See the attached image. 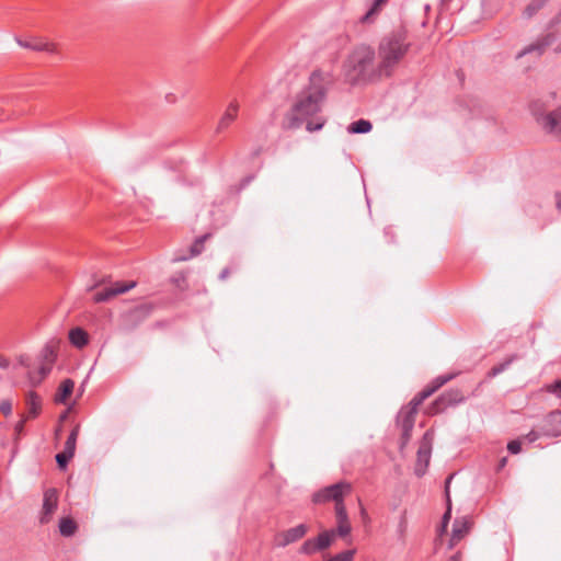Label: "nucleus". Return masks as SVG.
Listing matches in <instances>:
<instances>
[{
    "mask_svg": "<svg viewBox=\"0 0 561 561\" xmlns=\"http://www.w3.org/2000/svg\"><path fill=\"white\" fill-rule=\"evenodd\" d=\"M558 50H560V51H561V47H560V48H558Z\"/></svg>",
    "mask_w": 561,
    "mask_h": 561,
    "instance_id": "48",
    "label": "nucleus"
},
{
    "mask_svg": "<svg viewBox=\"0 0 561 561\" xmlns=\"http://www.w3.org/2000/svg\"><path fill=\"white\" fill-rule=\"evenodd\" d=\"M359 508H360V517L363 523L367 524L370 522L369 515L366 511V508L363 506L362 502L359 501Z\"/></svg>",
    "mask_w": 561,
    "mask_h": 561,
    "instance_id": "39",
    "label": "nucleus"
},
{
    "mask_svg": "<svg viewBox=\"0 0 561 561\" xmlns=\"http://www.w3.org/2000/svg\"><path fill=\"white\" fill-rule=\"evenodd\" d=\"M79 432H80V425H76L71 430V432H70V434H69V436H68V438H67V440L65 443L64 450L75 455Z\"/></svg>",
    "mask_w": 561,
    "mask_h": 561,
    "instance_id": "25",
    "label": "nucleus"
},
{
    "mask_svg": "<svg viewBox=\"0 0 561 561\" xmlns=\"http://www.w3.org/2000/svg\"><path fill=\"white\" fill-rule=\"evenodd\" d=\"M447 527H448V525H445V524H440V525L438 526V528H437V536H438L439 538H440V537H443V536L446 534V531H447Z\"/></svg>",
    "mask_w": 561,
    "mask_h": 561,
    "instance_id": "41",
    "label": "nucleus"
},
{
    "mask_svg": "<svg viewBox=\"0 0 561 561\" xmlns=\"http://www.w3.org/2000/svg\"><path fill=\"white\" fill-rule=\"evenodd\" d=\"M507 450L514 455L518 454L522 450V443L518 439L508 442Z\"/></svg>",
    "mask_w": 561,
    "mask_h": 561,
    "instance_id": "36",
    "label": "nucleus"
},
{
    "mask_svg": "<svg viewBox=\"0 0 561 561\" xmlns=\"http://www.w3.org/2000/svg\"><path fill=\"white\" fill-rule=\"evenodd\" d=\"M448 561H461V553L460 552H456L455 554H453Z\"/></svg>",
    "mask_w": 561,
    "mask_h": 561,
    "instance_id": "44",
    "label": "nucleus"
},
{
    "mask_svg": "<svg viewBox=\"0 0 561 561\" xmlns=\"http://www.w3.org/2000/svg\"><path fill=\"white\" fill-rule=\"evenodd\" d=\"M525 438L529 442V443H534L536 442L538 438H539V433L536 432V431H530L526 436Z\"/></svg>",
    "mask_w": 561,
    "mask_h": 561,
    "instance_id": "40",
    "label": "nucleus"
},
{
    "mask_svg": "<svg viewBox=\"0 0 561 561\" xmlns=\"http://www.w3.org/2000/svg\"><path fill=\"white\" fill-rule=\"evenodd\" d=\"M49 371H50V367L49 366L42 365L39 367V374H41V376L43 378L46 377L49 374Z\"/></svg>",
    "mask_w": 561,
    "mask_h": 561,
    "instance_id": "42",
    "label": "nucleus"
},
{
    "mask_svg": "<svg viewBox=\"0 0 561 561\" xmlns=\"http://www.w3.org/2000/svg\"><path fill=\"white\" fill-rule=\"evenodd\" d=\"M336 535L334 529L324 530L314 538L319 551L328 549L334 541Z\"/></svg>",
    "mask_w": 561,
    "mask_h": 561,
    "instance_id": "22",
    "label": "nucleus"
},
{
    "mask_svg": "<svg viewBox=\"0 0 561 561\" xmlns=\"http://www.w3.org/2000/svg\"><path fill=\"white\" fill-rule=\"evenodd\" d=\"M430 432H426L423 436V439L420 444L419 450H417V461L415 465V474L419 477H422L426 468L430 463L431 458V444L428 440Z\"/></svg>",
    "mask_w": 561,
    "mask_h": 561,
    "instance_id": "11",
    "label": "nucleus"
},
{
    "mask_svg": "<svg viewBox=\"0 0 561 561\" xmlns=\"http://www.w3.org/2000/svg\"><path fill=\"white\" fill-rule=\"evenodd\" d=\"M411 48V42L404 30H396L385 35L378 45V77H391Z\"/></svg>",
    "mask_w": 561,
    "mask_h": 561,
    "instance_id": "2",
    "label": "nucleus"
},
{
    "mask_svg": "<svg viewBox=\"0 0 561 561\" xmlns=\"http://www.w3.org/2000/svg\"><path fill=\"white\" fill-rule=\"evenodd\" d=\"M5 365H7L5 359H2V358L0 357V366L4 367Z\"/></svg>",
    "mask_w": 561,
    "mask_h": 561,
    "instance_id": "47",
    "label": "nucleus"
},
{
    "mask_svg": "<svg viewBox=\"0 0 561 561\" xmlns=\"http://www.w3.org/2000/svg\"><path fill=\"white\" fill-rule=\"evenodd\" d=\"M514 360V358H508L506 360H504L503 363H500L497 365H494L488 373V377L490 378H493L497 375H500L501 373H503L505 369H507V367L512 364V362Z\"/></svg>",
    "mask_w": 561,
    "mask_h": 561,
    "instance_id": "29",
    "label": "nucleus"
},
{
    "mask_svg": "<svg viewBox=\"0 0 561 561\" xmlns=\"http://www.w3.org/2000/svg\"><path fill=\"white\" fill-rule=\"evenodd\" d=\"M319 549L317 548L314 538L307 539L300 547V553L311 556L316 552H318Z\"/></svg>",
    "mask_w": 561,
    "mask_h": 561,
    "instance_id": "30",
    "label": "nucleus"
},
{
    "mask_svg": "<svg viewBox=\"0 0 561 561\" xmlns=\"http://www.w3.org/2000/svg\"><path fill=\"white\" fill-rule=\"evenodd\" d=\"M408 513L404 510L401 515L397 527L398 537L401 540L405 539L407 531H408Z\"/></svg>",
    "mask_w": 561,
    "mask_h": 561,
    "instance_id": "27",
    "label": "nucleus"
},
{
    "mask_svg": "<svg viewBox=\"0 0 561 561\" xmlns=\"http://www.w3.org/2000/svg\"><path fill=\"white\" fill-rule=\"evenodd\" d=\"M453 477L454 476L450 474L447 478L446 483H445V493H446V497H447V510L444 513V515L442 517V522H440V524H445V525H448L449 520L451 518V502H450V496H449V483H450Z\"/></svg>",
    "mask_w": 561,
    "mask_h": 561,
    "instance_id": "26",
    "label": "nucleus"
},
{
    "mask_svg": "<svg viewBox=\"0 0 561 561\" xmlns=\"http://www.w3.org/2000/svg\"><path fill=\"white\" fill-rule=\"evenodd\" d=\"M336 528L335 535L342 538L350 536L352 531V525L346 512L344 503H340L337 507H334Z\"/></svg>",
    "mask_w": 561,
    "mask_h": 561,
    "instance_id": "12",
    "label": "nucleus"
},
{
    "mask_svg": "<svg viewBox=\"0 0 561 561\" xmlns=\"http://www.w3.org/2000/svg\"><path fill=\"white\" fill-rule=\"evenodd\" d=\"M173 282L176 284L178 287L182 286V283L184 284L186 282V274L181 272L179 273L174 278Z\"/></svg>",
    "mask_w": 561,
    "mask_h": 561,
    "instance_id": "38",
    "label": "nucleus"
},
{
    "mask_svg": "<svg viewBox=\"0 0 561 561\" xmlns=\"http://www.w3.org/2000/svg\"><path fill=\"white\" fill-rule=\"evenodd\" d=\"M355 553H356V549L344 550V551L329 558L325 561H354Z\"/></svg>",
    "mask_w": 561,
    "mask_h": 561,
    "instance_id": "28",
    "label": "nucleus"
},
{
    "mask_svg": "<svg viewBox=\"0 0 561 561\" xmlns=\"http://www.w3.org/2000/svg\"><path fill=\"white\" fill-rule=\"evenodd\" d=\"M58 499L59 494L57 489L55 488L47 489L44 492L43 507L39 517V522L42 524H47L50 522L53 514L56 512L58 507Z\"/></svg>",
    "mask_w": 561,
    "mask_h": 561,
    "instance_id": "9",
    "label": "nucleus"
},
{
    "mask_svg": "<svg viewBox=\"0 0 561 561\" xmlns=\"http://www.w3.org/2000/svg\"><path fill=\"white\" fill-rule=\"evenodd\" d=\"M373 125L367 119H358L348 125L347 130L351 134H366L370 131Z\"/></svg>",
    "mask_w": 561,
    "mask_h": 561,
    "instance_id": "23",
    "label": "nucleus"
},
{
    "mask_svg": "<svg viewBox=\"0 0 561 561\" xmlns=\"http://www.w3.org/2000/svg\"><path fill=\"white\" fill-rule=\"evenodd\" d=\"M556 198H557V208H558L559 210H561V193H558V194L556 195Z\"/></svg>",
    "mask_w": 561,
    "mask_h": 561,
    "instance_id": "46",
    "label": "nucleus"
},
{
    "mask_svg": "<svg viewBox=\"0 0 561 561\" xmlns=\"http://www.w3.org/2000/svg\"><path fill=\"white\" fill-rule=\"evenodd\" d=\"M207 237L208 236L205 234V236H203V237H201V238L195 240V242L191 247V256L198 255L203 251L204 242L207 239Z\"/></svg>",
    "mask_w": 561,
    "mask_h": 561,
    "instance_id": "33",
    "label": "nucleus"
},
{
    "mask_svg": "<svg viewBox=\"0 0 561 561\" xmlns=\"http://www.w3.org/2000/svg\"><path fill=\"white\" fill-rule=\"evenodd\" d=\"M530 108L537 121L548 133L561 138V107L543 115L545 106L536 101L530 105Z\"/></svg>",
    "mask_w": 561,
    "mask_h": 561,
    "instance_id": "5",
    "label": "nucleus"
},
{
    "mask_svg": "<svg viewBox=\"0 0 561 561\" xmlns=\"http://www.w3.org/2000/svg\"><path fill=\"white\" fill-rule=\"evenodd\" d=\"M546 391L561 398V380H556L545 387Z\"/></svg>",
    "mask_w": 561,
    "mask_h": 561,
    "instance_id": "34",
    "label": "nucleus"
},
{
    "mask_svg": "<svg viewBox=\"0 0 561 561\" xmlns=\"http://www.w3.org/2000/svg\"><path fill=\"white\" fill-rule=\"evenodd\" d=\"M77 530L76 522L70 517H64L59 522V531L65 537L72 536Z\"/></svg>",
    "mask_w": 561,
    "mask_h": 561,
    "instance_id": "24",
    "label": "nucleus"
},
{
    "mask_svg": "<svg viewBox=\"0 0 561 561\" xmlns=\"http://www.w3.org/2000/svg\"><path fill=\"white\" fill-rule=\"evenodd\" d=\"M18 43H19V45L21 47L33 49V50H37V51H42V50L50 51V50H53V44H50V43H48L45 39L39 38V37H30V38H25V39H20L19 38Z\"/></svg>",
    "mask_w": 561,
    "mask_h": 561,
    "instance_id": "17",
    "label": "nucleus"
},
{
    "mask_svg": "<svg viewBox=\"0 0 561 561\" xmlns=\"http://www.w3.org/2000/svg\"><path fill=\"white\" fill-rule=\"evenodd\" d=\"M75 388V382L71 379H65L58 387L55 394V402L65 404L71 396Z\"/></svg>",
    "mask_w": 561,
    "mask_h": 561,
    "instance_id": "20",
    "label": "nucleus"
},
{
    "mask_svg": "<svg viewBox=\"0 0 561 561\" xmlns=\"http://www.w3.org/2000/svg\"><path fill=\"white\" fill-rule=\"evenodd\" d=\"M240 104L237 100H232L227 105L224 114L221 115L218 125L217 133H221L229 128L231 124L237 119L239 115Z\"/></svg>",
    "mask_w": 561,
    "mask_h": 561,
    "instance_id": "14",
    "label": "nucleus"
},
{
    "mask_svg": "<svg viewBox=\"0 0 561 561\" xmlns=\"http://www.w3.org/2000/svg\"><path fill=\"white\" fill-rule=\"evenodd\" d=\"M229 274H230L229 268H224L219 275V278L224 280L229 276Z\"/></svg>",
    "mask_w": 561,
    "mask_h": 561,
    "instance_id": "43",
    "label": "nucleus"
},
{
    "mask_svg": "<svg viewBox=\"0 0 561 561\" xmlns=\"http://www.w3.org/2000/svg\"><path fill=\"white\" fill-rule=\"evenodd\" d=\"M465 401V396L460 389H449L442 393L428 408L427 414L435 415L444 412L447 408L457 405Z\"/></svg>",
    "mask_w": 561,
    "mask_h": 561,
    "instance_id": "7",
    "label": "nucleus"
},
{
    "mask_svg": "<svg viewBox=\"0 0 561 561\" xmlns=\"http://www.w3.org/2000/svg\"><path fill=\"white\" fill-rule=\"evenodd\" d=\"M0 411L5 415H10L12 413V402L8 399L2 400L0 402Z\"/></svg>",
    "mask_w": 561,
    "mask_h": 561,
    "instance_id": "37",
    "label": "nucleus"
},
{
    "mask_svg": "<svg viewBox=\"0 0 561 561\" xmlns=\"http://www.w3.org/2000/svg\"><path fill=\"white\" fill-rule=\"evenodd\" d=\"M352 492V485L348 482H339L329 485L313 495V502L323 503L333 501L334 507H337L340 503H344V497Z\"/></svg>",
    "mask_w": 561,
    "mask_h": 561,
    "instance_id": "6",
    "label": "nucleus"
},
{
    "mask_svg": "<svg viewBox=\"0 0 561 561\" xmlns=\"http://www.w3.org/2000/svg\"><path fill=\"white\" fill-rule=\"evenodd\" d=\"M547 0H533L525 9V14L530 18L533 16L546 2Z\"/></svg>",
    "mask_w": 561,
    "mask_h": 561,
    "instance_id": "31",
    "label": "nucleus"
},
{
    "mask_svg": "<svg viewBox=\"0 0 561 561\" xmlns=\"http://www.w3.org/2000/svg\"><path fill=\"white\" fill-rule=\"evenodd\" d=\"M308 527L305 524L297 525L287 530L280 531L275 536V543L278 547H286L289 543L296 542L305 537Z\"/></svg>",
    "mask_w": 561,
    "mask_h": 561,
    "instance_id": "10",
    "label": "nucleus"
},
{
    "mask_svg": "<svg viewBox=\"0 0 561 561\" xmlns=\"http://www.w3.org/2000/svg\"><path fill=\"white\" fill-rule=\"evenodd\" d=\"M471 522L468 516L456 518L453 524V533L449 539V549H453L469 533Z\"/></svg>",
    "mask_w": 561,
    "mask_h": 561,
    "instance_id": "13",
    "label": "nucleus"
},
{
    "mask_svg": "<svg viewBox=\"0 0 561 561\" xmlns=\"http://www.w3.org/2000/svg\"><path fill=\"white\" fill-rule=\"evenodd\" d=\"M136 286V282H115L110 285L100 286L93 294L94 302H106L116 296L124 294Z\"/></svg>",
    "mask_w": 561,
    "mask_h": 561,
    "instance_id": "8",
    "label": "nucleus"
},
{
    "mask_svg": "<svg viewBox=\"0 0 561 561\" xmlns=\"http://www.w3.org/2000/svg\"><path fill=\"white\" fill-rule=\"evenodd\" d=\"M328 87L321 70H314L309 78V84L300 91L290 111L286 115L287 126L298 128L306 123V129L310 133L322 129L325 118L319 116L327 99Z\"/></svg>",
    "mask_w": 561,
    "mask_h": 561,
    "instance_id": "1",
    "label": "nucleus"
},
{
    "mask_svg": "<svg viewBox=\"0 0 561 561\" xmlns=\"http://www.w3.org/2000/svg\"><path fill=\"white\" fill-rule=\"evenodd\" d=\"M69 342L77 348H83L89 344V334L82 328H73L68 334Z\"/></svg>",
    "mask_w": 561,
    "mask_h": 561,
    "instance_id": "18",
    "label": "nucleus"
},
{
    "mask_svg": "<svg viewBox=\"0 0 561 561\" xmlns=\"http://www.w3.org/2000/svg\"><path fill=\"white\" fill-rule=\"evenodd\" d=\"M73 456H75L73 454L62 450L61 453H58L56 455V461H57L58 466L61 469H64V468H66V466L68 465V462L71 460V458Z\"/></svg>",
    "mask_w": 561,
    "mask_h": 561,
    "instance_id": "32",
    "label": "nucleus"
},
{
    "mask_svg": "<svg viewBox=\"0 0 561 561\" xmlns=\"http://www.w3.org/2000/svg\"><path fill=\"white\" fill-rule=\"evenodd\" d=\"M26 411L22 415L27 420H32L38 416L42 410L41 397L35 391H30L25 398Z\"/></svg>",
    "mask_w": 561,
    "mask_h": 561,
    "instance_id": "15",
    "label": "nucleus"
},
{
    "mask_svg": "<svg viewBox=\"0 0 561 561\" xmlns=\"http://www.w3.org/2000/svg\"><path fill=\"white\" fill-rule=\"evenodd\" d=\"M545 434L549 436L561 435V410L552 411L545 419Z\"/></svg>",
    "mask_w": 561,
    "mask_h": 561,
    "instance_id": "16",
    "label": "nucleus"
},
{
    "mask_svg": "<svg viewBox=\"0 0 561 561\" xmlns=\"http://www.w3.org/2000/svg\"><path fill=\"white\" fill-rule=\"evenodd\" d=\"M388 0H374L369 10L360 18L363 24L371 23L376 20Z\"/></svg>",
    "mask_w": 561,
    "mask_h": 561,
    "instance_id": "21",
    "label": "nucleus"
},
{
    "mask_svg": "<svg viewBox=\"0 0 561 561\" xmlns=\"http://www.w3.org/2000/svg\"><path fill=\"white\" fill-rule=\"evenodd\" d=\"M376 53L370 46H359L354 49L346 61V76L352 83L371 80L376 73L374 60Z\"/></svg>",
    "mask_w": 561,
    "mask_h": 561,
    "instance_id": "4",
    "label": "nucleus"
},
{
    "mask_svg": "<svg viewBox=\"0 0 561 561\" xmlns=\"http://www.w3.org/2000/svg\"><path fill=\"white\" fill-rule=\"evenodd\" d=\"M28 420L25 416H21V420L14 426V433L16 438H20L24 434V426Z\"/></svg>",
    "mask_w": 561,
    "mask_h": 561,
    "instance_id": "35",
    "label": "nucleus"
},
{
    "mask_svg": "<svg viewBox=\"0 0 561 561\" xmlns=\"http://www.w3.org/2000/svg\"><path fill=\"white\" fill-rule=\"evenodd\" d=\"M552 41H553L552 35L548 34L543 38L537 41V43L529 45L528 47L523 49L520 53H518L517 54V58H519V57H522L524 55L534 53V51H536L537 55L539 56V55H541L543 53L546 47H548L552 43Z\"/></svg>",
    "mask_w": 561,
    "mask_h": 561,
    "instance_id": "19",
    "label": "nucleus"
},
{
    "mask_svg": "<svg viewBox=\"0 0 561 561\" xmlns=\"http://www.w3.org/2000/svg\"><path fill=\"white\" fill-rule=\"evenodd\" d=\"M457 374H445L437 376L428 385H426L411 401L409 404L401 408L397 416V424L401 428L402 445H405L412 434V430L415 423V416L419 411V407L433 393H435L445 383L453 380Z\"/></svg>",
    "mask_w": 561,
    "mask_h": 561,
    "instance_id": "3",
    "label": "nucleus"
},
{
    "mask_svg": "<svg viewBox=\"0 0 561 561\" xmlns=\"http://www.w3.org/2000/svg\"><path fill=\"white\" fill-rule=\"evenodd\" d=\"M506 462H507V458L506 457L502 458L499 462V470L503 469L506 466Z\"/></svg>",
    "mask_w": 561,
    "mask_h": 561,
    "instance_id": "45",
    "label": "nucleus"
}]
</instances>
